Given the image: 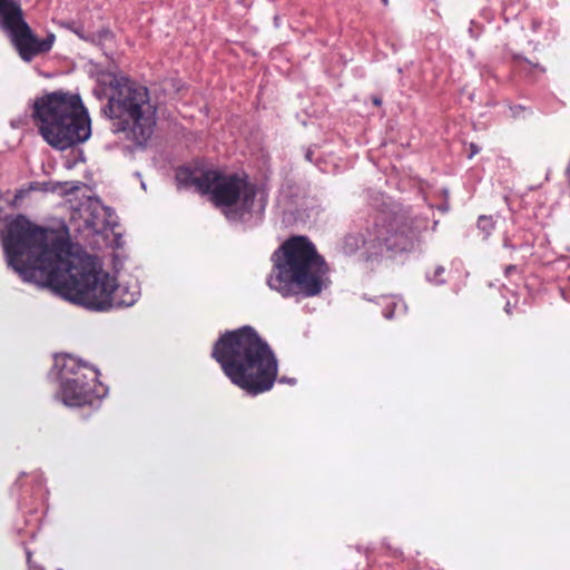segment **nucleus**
<instances>
[{
  "mask_svg": "<svg viewBox=\"0 0 570 570\" xmlns=\"http://www.w3.org/2000/svg\"><path fill=\"white\" fill-rule=\"evenodd\" d=\"M111 209L104 206L99 200H90L83 208L85 225L95 233L105 230L110 225Z\"/></svg>",
  "mask_w": 570,
  "mask_h": 570,
  "instance_id": "11",
  "label": "nucleus"
},
{
  "mask_svg": "<svg viewBox=\"0 0 570 570\" xmlns=\"http://www.w3.org/2000/svg\"><path fill=\"white\" fill-rule=\"evenodd\" d=\"M28 564H29V570H42L41 568H39V569H33V568L31 567V559H30V554H28Z\"/></svg>",
  "mask_w": 570,
  "mask_h": 570,
  "instance_id": "17",
  "label": "nucleus"
},
{
  "mask_svg": "<svg viewBox=\"0 0 570 570\" xmlns=\"http://www.w3.org/2000/svg\"><path fill=\"white\" fill-rule=\"evenodd\" d=\"M213 357L226 376L252 395L269 391L277 376V360L250 326L225 333L213 348Z\"/></svg>",
  "mask_w": 570,
  "mask_h": 570,
  "instance_id": "2",
  "label": "nucleus"
},
{
  "mask_svg": "<svg viewBox=\"0 0 570 570\" xmlns=\"http://www.w3.org/2000/svg\"><path fill=\"white\" fill-rule=\"evenodd\" d=\"M111 95L104 112L114 122V132H122L128 140L144 146L153 136L156 126V106L148 89L127 78L110 81Z\"/></svg>",
  "mask_w": 570,
  "mask_h": 570,
  "instance_id": "6",
  "label": "nucleus"
},
{
  "mask_svg": "<svg viewBox=\"0 0 570 570\" xmlns=\"http://www.w3.org/2000/svg\"><path fill=\"white\" fill-rule=\"evenodd\" d=\"M480 151L479 147L471 142L470 144V154H469V158H472L474 155H476Z\"/></svg>",
  "mask_w": 570,
  "mask_h": 570,
  "instance_id": "14",
  "label": "nucleus"
},
{
  "mask_svg": "<svg viewBox=\"0 0 570 570\" xmlns=\"http://www.w3.org/2000/svg\"><path fill=\"white\" fill-rule=\"evenodd\" d=\"M360 249H364L367 257L382 254L381 236H376V225L373 230L366 228L365 232H354L344 238L343 250L345 254L351 255Z\"/></svg>",
  "mask_w": 570,
  "mask_h": 570,
  "instance_id": "10",
  "label": "nucleus"
},
{
  "mask_svg": "<svg viewBox=\"0 0 570 570\" xmlns=\"http://www.w3.org/2000/svg\"><path fill=\"white\" fill-rule=\"evenodd\" d=\"M512 268H513V266H509V267H508V271H509V272H512Z\"/></svg>",
  "mask_w": 570,
  "mask_h": 570,
  "instance_id": "23",
  "label": "nucleus"
},
{
  "mask_svg": "<svg viewBox=\"0 0 570 570\" xmlns=\"http://www.w3.org/2000/svg\"><path fill=\"white\" fill-rule=\"evenodd\" d=\"M373 102H374V105L379 106V105H381V99H379V98H374V99H373Z\"/></svg>",
  "mask_w": 570,
  "mask_h": 570,
  "instance_id": "20",
  "label": "nucleus"
},
{
  "mask_svg": "<svg viewBox=\"0 0 570 570\" xmlns=\"http://www.w3.org/2000/svg\"><path fill=\"white\" fill-rule=\"evenodd\" d=\"M392 315H393V312H392V311H389V312H385V313H384V316H385L386 318H392Z\"/></svg>",
  "mask_w": 570,
  "mask_h": 570,
  "instance_id": "18",
  "label": "nucleus"
},
{
  "mask_svg": "<svg viewBox=\"0 0 570 570\" xmlns=\"http://www.w3.org/2000/svg\"><path fill=\"white\" fill-rule=\"evenodd\" d=\"M512 268H513V266H509V267H508V271H509V272H512Z\"/></svg>",
  "mask_w": 570,
  "mask_h": 570,
  "instance_id": "22",
  "label": "nucleus"
},
{
  "mask_svg": "<svg viewBox=\"0 0 570 570\" xmlns=\"http://www.w3.org/2000/svg\"><path fill=\"white\" fill-rule=\"evenodd\" d=\"M420 228L412 220L395 218L387 225H376V236H381L382 253L391 256L414 250L420 243Z\"/></svg>",
  "mask_w": 570,
  "mask_h": 570,
  "instance_id": "8",
  "label": "nucleus"
},
{
  "mask_svg": "<svg viewBox=\"0 0 570 570\" xmlns=\"http://www.w3.org/2000/svg\"><path fill=\"white\" fill-rule=\"evenodd\" d=\"M176 180L179 187L194 186L197 191L209 194L210 200L223 208L229 220H247L253 215H261L267 203L263 190L236 175L180 168Z\"/></svg>",
  "mask_w": 570,
  "mask_h": 570,
  "instance_id": "4",
  "label": "nucleus"
},
{
  "mask_svg": "<svg viewBox=\"0 0 570 570\" xmlns=\"http://www.w3.org/2000/svg\"><path fill=\"white\" fill-rule=\"evenodd\" d=\"M52 43L53 36H50L48 39L39 42L30 32V42L27 43L24 49L19 46L17 50L23 60L29 61L36 55L50 50Z\"/></svg>",
  "mask_w": 570,
  "mask_h": 570,
  "instance_id": "12",
  "label": "nucleus"
},
{
  "mask_svg": "<svg viewBox=\"0 0 570 570\" xmlns=\"http://www.w3.org/2000/svg\"><path fill=\"white\" fill-rule=\"evenodd\" d=\"M10 2H14V1L13 0H0V6L4 4V3H10Z\"/></svg>",
  "mask_w": 570,
  "mask_h": 570,
  "instance_id": "19",
  "label": "nucleus"
},
{
  "mask_svg": "<svg viewBox=\"0 0 570 570\" xmlns=\"http://www.w3.org/2000/svg\"><path fill=\"white\" fill-rule=\"evenodd\" d=\"M443 272H444V268L440 266V267H438L435 269V275L434 276L436 277L438 275L442 274Z\"/></svg>",
  "mask_w": 570,
  "mask_h": 570,
  "instance_id": "16",
  "label": "nucleus"
},
{
  "mask_svg": "<svg viewBox=\"0 0 570 570\" xmlns=\"http://www.w3.org/2000/svg\"><path fill=\"white\" fill-rule=\"evenodd\" d=\"M505 311H507L508 313L510 312V306H509V304H507Z\"/></svg>",
  "mask_w": 570,
  "mask_h": 570,
  "instance_id": "21",
  "label": "nucleus"
},
{
  "mask_svg": "<svg viewBox=\"0 0 570 570\" xmlns=\"http://www.w3.org/2000/svg\"><path fill=\"white\" fill-rule=\"evenodd\" d=\"M2 247L8 266L23 282L49 287L65 299L88 309L132 306L137 288L117 285L100 261L71 252L57 232L35 225L22 215L7 223Z\"/></svg>",
  "mask_w": 570,
  "mask_h": 570,
  "instance_id": "1",
  "label": "nucleus"
},
{
  "mask_svg": "<svg viewBox=\"0 0 570 570\" xmlns=\"http://www.w3.org/2000/svg\"><path fill=\"white\" fill-rule=\"evenodd\" d=\"M66 26H67L68 28H70V29H71L76 35H78L80 38H83V39H85L83 35L80 32V30H79V29H73V28H71V26H70L69 23H68V24H66Z\"/></svg>",
  "mask_w": 570,
  "mask_h": 570,
  "instance_id": "15",
  "label": "nucleus"
},
{
  "mask_svg": "<svg viewBox=\"0 0 570 570\" xmlns=\"http://www.w3.org/2000/svg\"><path fill=\"white\" fill-rule=\"evenodd\" d=\"M0 27L8 33L16 49H23L30 42V28L23 20L22 10L17 2L0 6Z\"/></svg>",
  "mask_w": 570,
  "mask_h": 570,
  "instance_id": "9",
  "label": "nucleus"
},
{
  "mask_svg": "<svg viewBox=\"0 0 570 570\" xmlns=\"http://www.w3.org/2000/svg\"><path fill=\"white\" fill-rule=\"evenodd\" d=\"M33 117L43 139L65 150L85 142L91 135V121L79 95L55 91L35 101Z\"/></svg>",
  "mask_w": 570,
  "mask_h": 570,
  "instance_id": "5",
  "label": "nucleus"
},
{
  "mask_svg": "<svg viewBox=\"0 0 570 570\" xmlns=\"http://www.w3.org/2000/svg\"><path fill=\"white\" fill-rule=\"evenodd\" d=\"M478 228L484 233L487 238L494 228V223L491 216H480L478 220Z\"/></svg>",
  "mask_w": 570,
  "mask_h": 570,
  "instance_id": "13",
  "label": "nucleus"
},
{
  "mask_svg": "<svg viewBox=\"0 0 570 570\" xmlns=\"http://www.w3.org/2000/svg\"><path fill=\"white\" fill-rule=\"evenodd\" d=\"M98 371L81 360L67 355L61 364L60 395L65 405L81 406L90 402Z\"/></svg>",
  "mask_w": 570,
  "mask_h": 570,
  "instance_id": "7",
  "label": "nucleus"
},
{
  "mask_svg": "<svg viewBox=\"0 0 570 570\" xmlns=\"http://www.w3.org/2000/svg\"><path fill=\"white\" fill-rule=\"evenodd\" d=\"M272 262L267 285L283 297L316 296L328 285V266L307 237L287 239L273 253Z\"/></svg>",
  "mask_w": 570,
  "mask_h": 570,
  "instance_id": "3",
  "label": "nucleus"
}]
</instances>
